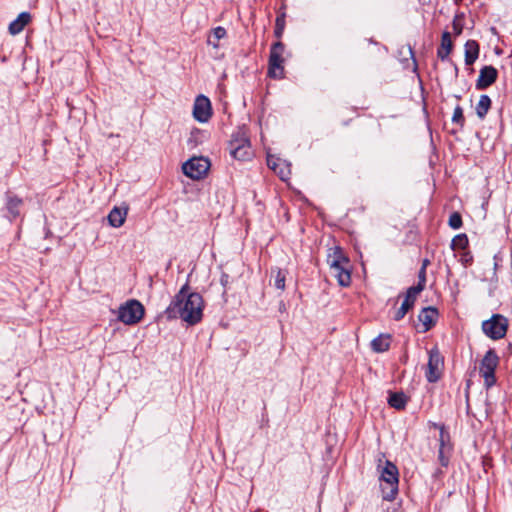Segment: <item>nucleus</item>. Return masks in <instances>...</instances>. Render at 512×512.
Returning a JSON list of instances; mask_svg holds the SVG:
<instances>
[{"instance_id": "27", "label": "nucleus", "mask_w": 512, "mask_h": 512, "mask_svg": "<svg viewBox=\"0 0 512 512\" xmlns=\"http://www.w3.org/2000/svg\"><path fill=\"white\" fill-rule=\"evenodd\" d=\"M451 451H452V447L439 448L438 459L442 466L448 465Z\"/></svg>"}, {"instance_id": "1", "label": "nucleus", "mask_w": 512, "mask_h": 512, "mask_svg": "<svg viewBox=\"0 0 512 512\" xmlns=\"http://www.w3.org/2000/svg\"><path fill=\"white\" fill-rule=\"evenodd\" d=\"M203 308L202 296L196 292H189L188 286L184 285L174 296L164 314L167 319L180 318L188 325H195L202 319Z\"/></svg>"}, {"instance_id": "31", "label": "nucleus", "mask_w": 512, "mask_h": 512, "mask_svg": "<svg viewBox=\"0 0 512 512\" xmlns=\"http://www.w3.org/2000/svg\"><path fill=\"white\" fill-rule=\"evenodd\" d=\"M248 144H249V141L243 134L241 137L236 136L230 141V149L237 148V146H245Z\"/></svg>"}, {"instance_id": "2", "label": "nucleus", "mask_w": 512, "mask_h": 512, "mask_svg": "<svg viewBox=\"0 0 512 512\" xmlns=\"http://www.w3.org/2000/svg\"><path fill=\"white\" fill-rule=\"evenodd\" d=\"M380 480L383 498L388 501L394 500L398 492V469L390 461H385L380 471Z\"/></svg>"}, {"instance_id": "21", "label": "nucleus", "mask_w": 512, "mask_h": 512, "mask_svg": "<svg viewBox=\"0 0 512 512\" xmlns=\"http://www.w3.org/2000/svg\"><path fill=\"white\" fill-rule=\"evenodd\" d=\"M226 34L227 32L224 27L218 26L214 28L211 32V35L208 37V45H211L213 48L217 49L219 47V41L225 38Z\"/></svg>"}, {"instance_id": "32", "label": "nucleus", "mask_w": 512, "mask_h": 512, "mask_svg": "<svg viewBox=\"0 0 512 512\" xmlns=\"http://www.w3.org/2000/svg\"><path fill=\"white\" fill-rule=\"evenodd\" d=\"M452 121L455 123H462L464 121L463 110L460 106L455 107Z\"/></svg>"}, {"instance_id": "11", "label": "nucleus", "mask_w": 512, "mask_h": 512, "mask_svg": "<svg viewBox=\"0 0 512 512\" xmlns=\"http://www.w3.org/2000/svg\"><path fill=\"white\" fill-rule=\"evenodd\" d=\"M267 165L280 177L281 180L286 181L289 179L291 169L290 164L287 161L272 155H268Z\"/></svg>"}, {"instance_id": "19", "label": "nucleus", "mask_w": 512, "mask_h": 512, "mask_svg": "<svg viewBox=\"0 0 512 512\" xmlns=\"http://www.w3.org/2000/svg\"><path fill=\"white\" fill-rule=\"evenodd\" d=\"M452 40L449 32H444L441 38V45L437 51V55L441 60H445L452 51Z\"/></svg>"}, {"instance_id": "16", "label": "nucleus", "mask_w": 512, "mask_h": 512, "mask_svg": "<svg viewBox=\"0 0 512 512\" xmlns=\"http://www.w3.org/2000/svg\"><path fill=\"white\" fill-rule=\"evenodd\" d=\"M31 16L28 12H22L18 17L9 25V32L12 35L19 34L24 27L30 22Z\"/></svg>"}, {"instance_id": "24", "label": "nucleus", "mask_w": 512, "mask_h": 512, "mask_svg": "<svg viewBox=\"0 0 512 512\" xmlns=\"http://www.w3.org/2000/svg\"><path fill=\"white\" fill-rule=\"evenodd\" d=\"M231 155L239 160H246L250 158L252 155L250 144L245 146H237V148H231Z\"/></svg>"}, {"instance_id": "20", "label": "nucleus", "mask_w": 512, "mask_h": 512, "mask_svg": "<svg viewBox=\"0 0 512 512\" xmlns=\"http://www.w3.org/2000/svg\"><path fill=\"white\" fill-rule=\"evenodd\" d=\"M371 347L377 353L385 352L390 347L389 335H380L372 340Z\"/></svg>"}, {"instance_id": "12", "label": "nucleus", "mask_w": 512, "mask_h": 512, "mask_svg": "<svg viewBox=\"0 0 512 512\" xmlns=\"http://www.w3.org/2000/svg\"><path fill=\"white\" fill-rule=\"evenodd\" d=\"M498 72L493 66H485L480 70L479 77L476 82V88L479 90L486 89L491 86L497 79Z\"/></svg>"}, {"instance_id": "25", "label": "nucleus", "mask_w": 512, "mask_h": 512, "mask_svg": "<svg viewBox=\"0 0 512 512\" xmlns=\"http://www.w3.org/2000/svg\"><path fill=\"white\" fill-rule=\"evenodd\" d=\"M271 273H272V277L274 279V283H273L274 286L279 290H284L286 274L280 269L272 270Z\"/></svg>"}, {"instance_id": "33", "label": "nucleus", "mask_w": 512, "mask_h": 512, "mask_svg": "<svg viewBox=\"0 0 512 512\" xmlns=\"http://www.w3.org/2000/svg\"><path fill=\"white\" fill-rule=\"evenodd\" d=\"M424 268H422L421 274H420V282L418 284H422L424 286L425 283V276H424Z\"/></svg>"}, {"instance_id": "3", "label": "nucleus", "mask_w": 512, "mask_h": 512, "mask_svg": "<svg viewBox=\"0 0 512 512\" xmlns=\"http://www.w3.org/2000/svg\"><path fill=\"white\" fill-rule=\"evenodd\" d=\"M144 306L135 299H130L121 304L117 311V318L126 325H135L144 317Z\"/></svg>"}, {"instance_id": "23", "label": "nucleus", "mask_w": 512, "mask_h": 512, "mask_svg": "<svg viewBox=\"0 0 512 512\" xmlns=\"http://www.w3.org/2000/svg\"><path fill=\"white\" fill-rule=\"evenodd\" d=\"M491 107V99L487 95H481L476 106V113L479 118H484Z\"/></svg>"}, {"instance_id": "13", "label": "nucleus", "mask_w": 512, "mask_h": 512, "mask_svg": "<svg viewBox=\"0 0 512 512\" xmlns=\"http://www.w3.org/2000/svg\"><path fill=\"white\" fill-rule=\"evenodd\" d=\"M350 262L346 265H338L337 267H331L330 273L333 277H335L339 283V285L343 287H347L351 283V273H350Z\"/></svg>"}, {"instance_id": "35", "label": "nucleus", "mask_w": 512, "mask_h": 512, "mask_svg": "<svg viewBox=\"0 0 512 512\" xmlns=\"http://www.w3.org/2000/svg\"><path fill=\"white\" fill-rule=\"evenodd\" d=\"M280 25V19H277V26Z\"/></svg>"}, {"instance_id": "10", "label": "nucleus", "mask_w": 512, "mask_h": 512, "mask_svg": "<svg viewBox=\"0 0 512 512\" xmlns=\"http://www.w3.org/2000/svg\"><path fill=\"white\" fill-rule=\"evenodd\" d=\"M212 115L210 100L204 96L199 95L194 102L193 116L199 122H207Z\"/></svg>"}, {"instance_id": "30", "label": "nucleus", "mask_w": 512, "mask_h": 512, "mask_svg": "<svg viewBox=\"0 0 512 512\" xmlns=\"http://www.w3.org/2000/svg\"><path fill=\"white\" fill-rule=\"evenodd\" d=\"M449 226L453 229H459L462 226V218L459 213L454 212L450 215Z\"/></svg>"}, {"instance_id": "5", "label": "nucleus", "mask_w": 512, "mask_h": 512, "mask_svg": "<svg viewBox=\"0 0 512 512\" xmlns=\"http://www.w3.org/2000/svg\"><path fill=\"white\" fill-rule=\"evenodd\" d=\"M499 358L494 350L490 349L484 355L479 372L484 379V383L487 387H491L494 385L495 379V369L498 366Z\"/></svg>"}, {"instance_id": "9", "label": "nucleus", "mask_w": 512, "mask_h": 512, "mask_svg": "<svg viewBox=\"0 0 512 512\" xmlns=\"http://www.w3.org/2000/svg\"><path fill=\"white\" fill-rule=\"evenodd\" d=\"M423 290V285L418 284L417 286H412L407 290L404 301L402 302L400 308L396 311L394 315V319L396 321L401 320L406 313L413 307L417 296Z\"/></svg>"}, {"instance_id": "4", "label": "nucleus", "mask_w": 512, "mask_h": 512, "mask_svg": "<svg viewBox=\"0 0 512 512\" xmlns=\"http://www.w3.org/2000/svg\"><path fill=\"white\" fill-rule=\"evenodd\" d=\"M508 320L500 314H494L489 320L483 321L482 330L484 334L493 339H502L507 332Z\"/></svg>"}, {"instance_id": "29", "label": "nucleus", "mask_w": 512, "mask_h": 512, "mask_svg": "<svg viewBox=\"0 0 512 512\" xmlns=\"http://www.w3.org/2000/svg\"><path fill=\"white\" fill-rule=\"evenodd\" d=\"M439 444V448L452 447L449 433L445 431L444 427H440Z\"/></svg>"}, {"instance_id": "18", "label": "nucleus", "mask_w": 512, "mask_h": 512, "mask_svg": "<svg viewBox=\"0 0 512 512\" xmlns=\"http://www.w3.org/2000/svg\"><path fill=\"white\" fill-rule=\"evenodd\" d=\"M479 55V45L474 40H469L465 44V64L472 65Z\"/></svg>"}, {"instance_id": "15", "label": "nucleus", "mask_w": 512, "mask_h": 512, "mask_svg": "<svg viewBox=\"0 0 512 512\" xmlns=\"http://www.w3.org/2000/svg\"><path fill=\"white\" fill-rule=\"evenodd\" d=\"M327 262L329 264V268L337 267L338 265H346L350 261L343 253L342 249L339 246H335L330 249V252L327 256Z\"/></svg>"}, {"instance_id": "34", "label": "nucleus", "mask_w": 512, "mask_h": 512, "mask_svg": "<svg viewBox=\"0 0 512 512\" xmlns=\"http://www.w3.org/2000/svg\"><path fill=\"white\" fill-rule=\"evenodd\" d=\"M282 29V25L277 26V34H280V30Z\"/></svg>"}, {"instance_id": "6", "label": "nucleus", "mask_w": 512, "mask_h": 512, "mask_svg": "<svg viewBox=\"0 0 512 512\" xmlns=\"http://www.w3.org/2000/svg\"><path fill=\"white\" fill-rule=\"evenodd\" d=\"M210 168V161L205 157H193L186 161L182 170L183 173L194 180L203 178Z\"/></svg>"}, {"instance_id": "14", "label": "nucleus", "mask_w": 512, "mask_h": 512, "mask_svg": "<svg viewBox=\"0 0 512 512\" xmlns=\"http://www.w3.org/2000/svg\"><path fill=\"white\" fill-rule=\"evenodd\" d=\"M437 317L438 312L435 308H424L418 316L419 321L422 323L423 326L422 332H427L435 324Z\"/></svg>"}, {"instance_id": "28", "label": "nucleus", "mask_w": 512, "mask_h": 512, "mask_svg": "<svg viewBox=\"0 0 512 512\" xmlns=\"http://www.w3.org/2000/svg\"><path fill=\"white\" fill-rule=\"evenodd\" d=\"M20 205H21V200L17 199V198H11V199H9V201L7 203L8 210L14 218L19 215L18 208Z\"/></svg>"}, {"instance_id": "26", "label": "nucleus", "mask_w": 512, "mask_h": 512, "mask_svg": "<svg viewBox=\"0 0 512 512\" xmlns=\"http://www.w3.org/2000/svg\"><path fill=\"white\" fill-rule=\"evenodd\" d=\"M468 245V238L466 234H458L451 241V248L453 250L456 249H465Z\"/></svg>"}, {"instance_id": "7", "label": "nucleus", "mask_w": 512, "mask_h": 512, "mask_svg": "<svg viewBox=\"0 0 512 512\" xmlns=\"http://www.w3.org/2000/svg\"><path fill=\"white\" fill-rule=\"evenodd\" d=\"M284 49V45L281 42L275 43L271 48L268 71L271 77L280 78L283 75Z\"/></svg>"}, {"instance_id": "17", "label": "nucleus", "mask_w": 512, "mask_h": 512, "mask_svg": "<svg viewBox=\"0 0 512 512\" xmlns=\"http://www.w3.org/2000/svg\"><path fill=\"white\" fill-rule=\"evenodd\" d=\"M126 216L127 208L114 207L108 215L109 224L115 228H119L124 224Z\"/></svg>"}, {"instance_id": "8", "label": "nucleus", "mask_w": 512, "mask_h": 512, "mask_svg": "<svg viewBox=\"0 0 512 512\" xmlns=\"http://www.w3.org/2000/svg\"><path fill=\"white\" fill-rule=\"evenodd\" d=\"M443 359L437 349L429 351V360L426 369V378L433 383L439 380L442 374Z\"/></svg>"}, {"instance_id": "22", "label": "nucleus", "mask_w": 512, "mask_h": 512, "mask_svg": "<svg viewBox=\"0 0 512 512\" xmlns=\"http://www.w3.org/2000/svg\"><path fill=\"white\" fill-rule=\"evenodd\" d=\"M388 403L391 407L401 410L407 403V397L402 392L391 393L388 398Z\"/></svg>"}]
</instances>
